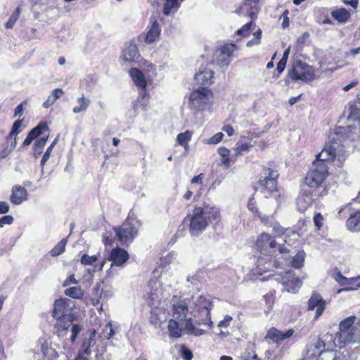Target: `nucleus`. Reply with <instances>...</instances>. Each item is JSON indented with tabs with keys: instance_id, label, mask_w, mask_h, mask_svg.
<instances>
[{
	"instance_id": "obj_1",
	"label": "nucleus",
	"mask_w": 360,
	"mask_h": 360,
	"mask_svg": "<svg viewBox=\"0 0 360 360\" xmlns=\"http://www.w3.org/2000/svg\"><path fill=\"white\" fill-rule=\"evenodd\" d=\"M347 157L345 147L342 143L334 141L326 142L321 151L316 155L311 167L306 174L304 183L307 188L318 193H322L324 190L327 195L328 190L326 186V181L330 175L328 165L341 169Z\"/></svg>"
},
{
	"instance_id": "obj_2",
	"label": "nucleus",
	"mask_w": 360,
	"mask_h": 360,
	"mask_svg": "<svg viewBox=\"0 0 360 360\" xmlns=\"http://www.w3.org/2000/svg\"><path fill=\"white\" fill-rule=\"evenodd\" d=\"M221 220V210L210 201H203L195 205L192 212L188 214L184 222L188 221V230L192 236H197L204 231L210 224L215 227Z\"/></svg>"
},
{
	"instance_id": "obj_3",
	"label": "nucleus",
	"mask_w": 360,
	"mask_h": 360,
	"mask_svg": "<svg viewBox=\"0 0 360 360\" xmlns=\"http://www.w3.org/2000/svg\"><path fill=\"white\" fill-rule=\"evenodd\" d=\"M50 128L46 121H41L35 127L27 134L22 142L23 147L28 146L34 140L32 151L35 158H39L42 153L44 148L49 139Z\"/></svg>"
},
{
	"instance_id": "obj_4",
	"label": "nucleus",
	"mask_w": 360,
	"mask_h": 360,
	"mask_svg": "<svg viewBox=\"0 0 360 360\" xmlns=\"http://www.w3.org/2000/svg\"><path fill=\"white\" fill-rule=\"evenodd\" d=\"M264 176H261L255 186V191H259L266 198H274L278 200L281 193L278 188V179L279 174L277 170L271 167H264Z\"/></svg>"
},
{
	"instance_id": "obj_5",
	"label": "nucleus",
	"mask_w": 360,
	"mask_h": 360,
	"mask_svg": "<svg viewBox=\"0 0 360 360\" xmlns=\"http://www.w3.org/2000/svg\"><path fill=\"white\" fill-rule=\"evenodd\" d=\"M260 0H243V4L237 10V13L243 16H248L250 21L237 30L236 34L241 37H247L250 35L251 30L255 27V20L257 18L260 10L259 6Z\"/></svg>"
},
{
	"instance_id": "obj_6",
	"label": "nucleus",
	"mask_w": 360,
	"mask_h": 360,
	"mask_svg": "<svg viewBox=\"0 0 360 360\" xmlns=\"http://www.w3.org/2000/svg\"><path fill=\"white\" fill-rule=\"evenodd\" d=\"M141 224L136 217L129 215L121 225L113 227L117 240L122 244L131 243L137 236Z\"/></svg>"
},
{
	"instance_id": "obj_7",
	"label": "nucleus",
	"mask_w": 360,
	"mask_h": 360,
	"mask_svg": "<svg viewBox=\"0 0 360 360\" xmlns=\"http://www.w3.org/2000/svg\"><path fill=\"white\" fill-rule=\"evenodd\" d=\"M172 319L178 320L184 323L185 329L191 334L195 335H202L201 330L197 329L193 324L192 319H187L188 307L185 300L177 298L176 296L172 298Z\"/></svg>"
},
{
	"instance_id": "obj_8",
	"label": "nucleus",
	"mask_w": 360,
	"mask_h": 360,
	"mask_svg": "<svg viewBox=\"0 0 360 360\" xmlns=\"http://www.w3.org/2000/svg\"><path fill=\"white\" fill-rule=\"evenodd\" d=\"M287 77L292 82L302 81L309 83L315 79L316 74L312 66L301 60H297L288 70Z\"/></svg>"
},
{
	"instance_id": "obj_9",
	"label": "nucleus",
	"mask_w": 360,
	"mask_h": 360,
	"mask_svg": "<svg viewBox=\"0 0 360 360\" xmlns=\"http://www.w3.org/2000/svg\"><path fill=\"white\" fill-rule=\"evenodd\" d=\"M214 97L211 89L200 87L191 91L189 96V104L191 108L202 111L212 104Z\"/></svg>"
},
{
	"instance_id": "obj_10",
	"label": "nucleus",
	"mask_w": 360,
	"mask_h": 360,
	"mask_svg": "<svg viewBox=\"0 0 360 360\" xmlns=\"http://www.w3.org/2000/svg\"><path fill=\"white\" fill-rule=\"evenodd\" d=\"M325 195L326 191L324 190L322 193H318L309 188L302 189L296 200L297 210L301 213L305 212L313 205L315 200Z\"/></svg>"
},
{
	"instance_id": "obj_11",
	"label": "nucleus",
	"mask_w": 360,
	"mask_h": 360,
	"mask_svg": "<svg viewBox=\"0 0 360 360\" xmlns=\"http://www.w3.org/2000/svg\"><path fill=\"white\" fill-rule=\"evenodd\" d=\"M356 320V317L355 316H349L340 321L339 335L344 344L354 341V335L356 328L354 325Z\"/></svg>"
},
{
	"instance_id": "obj_12",
	"label": "nucleus",
	"mask_w": 360,
	"mask_h": 360,
	"mask_svg": "<svg viewBox=\"0 0 360 360\" xmlns=\"http://www.w3.org/2000/svg\"><path fill=\"white\" fill-rule=\"evenodd\" d=\"M333 278L342 288L338 290V293L341 292H348L356 290L360 288V276L347 278L343 276L339 270L334 273Z\"/></svg>"
},
{
	"instance_id": "obj_13",
	"label": "nucleus",
	"mask_w": 360,
	"mask_h": 360,
	"mask_svg": "<svg viewBox=\"0 0 360 360\" xmlns=\"http://www.w3.org/2000/svg\"><path fill=\"white\" fill-rule=\"evenodd\" d=\"M326 308V302L317 292H313L307 303V310L313 311L316 309L314 320H317Z\"/></svg>"
},
{
	"instance_id": "obj_14",
	"label": "nucleus",
	"mask_w": 360,
	"mask_h": 360,
	"mask_svg": "<svg viewBox=\"0 0 360 360\" xmlns=\"http://www.w3.org/2000/svg\"><path fill=\"white\" fill-rule=\"evenodd\" d=\"M237 49L235 44H226L222 46L219 49V53L217 56V62L221 66H227L233 56V52Z\"/></svg>"
},
{
	"instance_id": "obj_15",
	"label": "nucleus",
	"mask_w": 360,
	"mask_h": 360,
	"mask_svg": "<svg viewBox=\"0 0 360 360\" xmlns=\"http://www.w3.org/2000/svg\"><path fill=\"white\" fill-rule=\"evenodd\" d=\"M56 322L54 326L56 333L58 336H64L68 331L69 328L72 325L73 316L71 314L55 318Z\"/></svg>"
},
{
	"instance_id": "obj_16",
	"label": "nucleus",
	"mask_w": 360,
	"mask_h": 360,
	"mask_svg": "<svg viewBox=\"0 0 360 360\" xmlns=\"http://www.w3.org/2000/svg\"><path fill=\"white\" fill-rule=\"evenodd\" d=\"M277 243L276 240L270 234L262 233L260 234L256 242L257 249L263 252L269 250L274 249L276 247Z\"/></svg>"
},
{
	"instance_id": "obj_17",
	"label": "nucleus",
	"mask_w": 360,
	"mask_h": 360,
	"mask_svg": "<svg viewBox=\"0 0 360 360\" xmlns=\"http://www.w3.org/2000/svg\"><path fill=\"white\" fill-rule=\"evenodd\" d=\"M129 253L123 248L117 247L110 251L108 260L112 262V266H122L128 259Z\"/></svg>"
},
{
	"instance_id": "obj_18",
	"label": "nucleus",
	"mask_w": 360,
	"mask_h": 360,
	"mask_svg": "<svg viewBox=\"0 0 360 360\" xmlns=\"http://www.w3.org/2000/svg\"><path fill=\"white\" fill-rule=\"evenodd\" d=\"M129 74L136 86L142 90L143 97L148 95L146 93L147 81L143 72L138 68H132L129 70Z\"/></svg>"
},
{
	"instance_id": "obj_19",
	"label": "nucleus",
	"mask_w": 360,
	"mask_h": 360,
	"mask_svg": "<svg viewBox=\"0 0 360 360\" xmlns=\"http://www.w3.org/2000/svg\"><path fill=\"white\" fill-rule=\"evenodd\" d=\"M294 333L292 329H288L285 332L279 330L275 327L271 328L266 333V338L271 340L274 342L280 343L290 338Z\"/></svg>"
},
{
	"instance_id": "obj_20",
	"label": "nucleus",
	"mask_w": 360,
	"mask_h": 360,
	"mask_svg": "<svg viewBox=\"0 0 360 360\" xmlns=\"http://www.w3.org/2000/svg\"><path fill=\"white\" fill-rule=\"evenodd\" d=\"M140 56L136 44L130 42L122 51L121 59L124 62L131 63Z\"/></svg>"
},
{
	"instance_id": "obj_21",
	"label": "nucleus",
	"mask_w": 360,
	"mask_h": 360,
	"mask_svg": "<svg viewBox=\"0 0 360 360\" xmlns=\"http://www.w3.org/2000/svg\"><path fill=\"white\" fill-rule=\"evenodd\" d=\"M27 191L26 188L20 185H15L12 188L10 201L13 205H20L27 199Z\"/></svg>"
},
{
	"instance_id": "obj_22",
	"label": "nucleus",
	"mask_w": 360,
	"mask_h": 360,
	"mask_svg": "<svg viewBox=\"0 0 360 360\" xmlns=\"http://www.w3.org/2000/svg\"><path fill=\"white\" fill-rule=\"evenodd\" d=\"M248 135L251 134L250 131L248 132ZM252 148L250 143V136H241L237 142L236 147L233 148L235 154L233 157L237 158L238 155H243L244 152H248Z\"/></svg>"
},
{
	"instance_id": "obj_23",
	"label": "nucleus",
	"mask_w": 360,
	"mask_h": 360,
	"mask_svg": "<svg viewBox=\"0 0 360 360\" xmlns=\"http://www.w3.org/2000/svg\"><path fill=\"white\" fill-rule=\"evenodd\" d=\"M22 124V120H18L15 121L12 125L9 134L6 137L7 143L11 142V147L15 148L17 144L18 134L22 131L21 127Z\"/></svg>"
},
{
	"instance_id": "obj_24",
	"label": "nucleus",
	"mask_w": 360,
	"mask_h": 360,
	"mask_svg": "<svg viewBox=\"0 0 360 360\" xmlns=\"http://www.w3.org/2000/svg\"><path fill=\"white\" fill-rule=\"evenodd\" d=\"M345 225L349 231L360 232V209L349 215Z\"/></svg>"
},
{
	"instance_id": "obj_25",
	"label": "nucleus",
	"mask_w": 360,
	"mask_h": 360,
	"mask_svg": "<svg viewBox=\"0 0 360 360\" xmlns=\"http://www.w3.org/2000/svg\"><path fill=\"white\" fill-rule=\"evenodd\" d=\"M68 304V300L65 298H60L56 300L53 304V309L52 311L53 317L58 318L62 317V316H66Z\"/></svg>"
},
{
	"instance_id": "obj_26",
	"label": "nucleus",
	"mask_w": 360,
	"mask_h": 360,
	"mask_svg": "<svg viewBox=\"0 0 360 360\" xmlns=\"http://www.w3.org/2000/svg\"><path fill=\"white\" fill-rule=\"evenodd\" d=\"M182 327H184V323L171 319L169 321L167 326L169 336L174 338H180L181 335Z\"/></svg>"
},
{
	"instance_id": "obj_27",
	"label": "nucleus",
	"mask_w": 360,
	"mask_h": 360,
	"mask_svg": "<svg viewBox=\"0 0 360 360\" xmlns=\"http://www.w3.org/2000/svg\"><path fill=\"white\" fill-rule=\"evenodd\" d=\"M214 72L210 70H205L195 75V79L198 84L201 86L210 85L212 83Z\"/></svg>"
},
{
	"instance_id": "obj_28",
	"label": "nucleus",
	"mask_w": 360,
	"mask_h": 360,
	"mask_svg": "<svg viewBox=\"0 0 360 360\" xmlns=\"http://www.w3.org/2000/svg\"><path fill=\"white\" fill-rule=\"evenodd\" d=\"M248 208L252 213L254 217L259 218L262 223L267 224L269 222V216L262 214V212L259 211V209L257 206V202L253 195L248 200Z\"/></svg>"
},
{
	"instance_id": "obj_29",
	"label": "nucleus",
	"mask_w": 360,
	"mask_h": 360,
	"mask_svg": "<svg viewBox=\"0 0 360 360\" xmlns=\"http://www.w3.org/2000/svg\"><path fill=\"white\" fill-rule=\"evenodd\" d=\"M331 16L338 23L345 24L349 20L351 13L345 8L342 7L333 10L331 12Z\"/></svg>"
},
{
	"instance_id": "obj_30",
	"label": "nucleus",
	"mask_w": 360,
	"mask_h": 360,
	"mask_svg": "<svg viewBox=\"0 0 360 360\" xmlns=\"http://www.w3.org/2000/svg\"><path fill=\"white\" fill-rule=\"evenodd\" d=\"M193 132L186 130L184 132L180 133L176 136V143L183 146L186 151H188L189 149L188 143L192 139Z\"/></svg>"
},
{
	"instance_id": "obj_31",
	"label": "nucleus",
	"mask_w": 360,
	"mask_h": 360,
	"mask_svg": "<svg viewBox=\"0 0 360 360\" xmlns=\"http://www.w3.org/2000/svg\"><path fill=\"white\" fill-rule=\"evenodd\" d=\"M160 33V29L159 25L157 21H154L146 34L145 38L146 42L149 44L153 43L159 37Z\"/></svg>"
},
{
	"instance_id": "obj_32",
	"label": "nucleus",
	"mask_w": 360,
	"mask_h": 360,
	"mask_svg": "<svg viewBox=\"0 0 360 360\" xmlns=\"http://www.w3.org/2000/svg\"><path fill=\"white\" fill-rule=\"evenodd\" d=\"M263 300L266 305L265 312L269 313L272 311L276 303V290L274 289L270 290L263 296Z\"/></svg>"
},
{
	"instance_id": "obj_33",
	"label": "nucleus",
	"mask_w": 360,
	"mask_h": 360,
	"mask_svg": "<svg viewBox=\"0 0 360 360\" xmlns=\"http://www.w3.org/2000/svg\"><path fill=\"white\" fill-rule=\"evenodd\" d=\"M198 302L200 304H202L203 302L202 307L206 309V322L204 323L208 325L210 328H212L213 326V322L211 320L210 309L212 307V303L202 296H200Z\"/></svg>"
},
{
	"instance_id": "obj_34",
	"label": "nucleus",
	"mask_w": 360,
	"mask_h": 360,
	"mask_svg": "<svg viewBox=\"0 0 360 360\" xmlns=\"http://www.w3.org/2000/svg\"><path fill=\"white\" fill-rule=\"evenodd\" d=\"M218 153L221 158V163L226 167H229L231 162H235L236 160V157L232 156V159L230 158V150L226 147H219Z\"/></svg>"
},
{
	"instance_id": "obj_35",
	"label": "nucleus",
	"mask_w": 360,
	"mask_h": 360,
	"mask_svg": "<svg viewBox=\"0 0 360 360\" xmlns=\"http://www.w3.org/2000/svg\"><path fill=\"white\" fill-rule=\"evenodd\" d=\"M64 294L72 299L80 300L84 296V290L80 286H73L65 290Z\"/></svg>"
},
{
	"instance_id": "obj_36",
	"label": "nucleus",
	"mask_w": 360,
	"mask_h": 360,
	"mask_svg": "<svg viewBox=\"0 0 360 360\" xmlns=\"http://www.w3.org/2000/svg\"><path fill=\"white\" fill-rule=\"evenodd\" d=\"M179 0H165L163 7V13L168 15L172 12L176 11L179 8Z\"/></svg>"
},
{
	"instance_id": "obj_37",
	"label": "nucleus",
	"mask_w": 360,
	"mask_h": 360,
	"mask_svg": "<svg viewBox=\"0 0 360 360\" xmlns=\"http://www.w3.org/2000/svg\"><path fill=\"white\" fill-rule=\"evenodd\" d=\"M67 243L68 239L63 238L51 249V250L49 252L50 255L52 257H56L63 253L65 250V246Z\"/></svg>"
},
{
	"instance_id": "obj_38",
	"label": "nucleus",
	"mask_w": 360,
	"mask_h": 360,
	"mask_svg": "<svg viewBox=\"0 0 360 360\" xmlns=\"http://www.w3.org/2000/svg\"><path fill=\"white\" fill-rule=\"evenodd\" d=\"M160 292L158 288L154 291H150L148 293L146 300L148 304L150 307L155 306L160 303Z\"/></svg>"
},
{
	"instance_id": "obj_39",
	"label": "nucleus",
	"mask_w": 360,
	"mask_h": 360,
	"mask_svg": "<svg viewBox=\"0 0 360 360\" xmlns=\"http://www.w3.org/2000/svg\"><path fill=\"white\" fill-rule=\"evenodd\" d=\"M77 103L79 105L74 107L72 109L74 113H79L85 111L90 104V101L82 96L77 99Z\"/></svg>"
},
{
	"instance_id": "obj_40",
	"label": "nucleus",
	"mask_w": 360,
	"mask_h": 360,
	"mask_svg": "<svg viewBox=\"0 0 360 360\" xmlns=\"http://www.w3.org/2000/svg\"><path fill=\"white\" fill-rule=\"evenodd\" d=\"M305 253L303 250L299 251L293 257L291 266L295 269H300L303 266Z\"/></svg>"
},
{
	"instance_id": "obj_41",
	"label": "nucleus",
	"mask_w": 360,
	"mask_h": 360,
	"mask_svg": "<svg viewBox=\"0 0 360 360\" xmlns=\"http://www.w3.org/2000/svg\"><path fill=\"white\" fill-rule=\"evenodd\" d=\"M96 331L91 332L89 338L84 339L82 344V352H88L89 354L91 353V347L95 343Z\"/></svg>"
},
{
	"instance_id": "obj_42",
	"label": "nucleus",
	"mask_w": 360,
	"mask_h": 360,
	"mask_svg": "<svg viewBox=\"0 0 360 360\" xmlns=\"http://www.w3.org/2000/svg\"><path fill=\"white\" fill-rule=\"evenodd\" d=\"M20 6H18L15 11L11 15L8 21L6 22L5 27L6 29H11L14 26L15 22L20 17Z\"/></svg>"
},
{
	"instance_id": "obj_43",
	"label": "nucleus",
	"mask_w": 360,
	"mask_h": 360,
	"mask_svg": "<svg viewBox=\"0 0 360 360\" xmlns=\"http://www.w3.org/2000/svg\"><path fill=\"white\" fill-rule=\"evenodd\" d=\"M58 141V136H57L52 141V143L50 144V146L46 148V150L45 153H44V155L41 158V166H44L48 160L49 159L51 153L53 148L55 147V146L57 144Z\"/></svg>"
},
{
	"instance_id": "obj_44",
	"label": "nucleus",
	"mask_w": 360,
	"mask_h": 360,
	"mask_svg": "<svg viewBox=\"0 0 360 360\" xmlns=\"http://www.w3.org/2000/svg\"><path fill=\"white\" fill-rule=\"evenodd\" d=\"M302 284V282L300 278H293L292 280L287 283L288 291L295 292L301 287Z\"/></svg>"
},
{
	"instance_id": "obj_45",
	"label": "nucleus",
	"mask_w": 360,
	"mask_h": 360,
	"mask_svg": "<svg viewBox=\"0 0 360 360\" xmlns=\"http://www.w3.org/2000/svg\"><path fill=\"white\" fill-rule=\"evenodd\" d=\"M155 311L156 310L155 309L151 310L149 321L155 327H160L162 324V320L160 318L158 313H157Z\"/></svg>"
},
{
	"instance_id": "obj_46",
	"label": "nucleus",
	"mask_w": 360,
	"mask_h": 360,
	"mask_svg": "<svg viewBox=\"0 0 360 360\" xmlns=\"http://www.w3.org/2000/svg\"><path fill=\"white\" fill-rule=\"evenodd\" d=\"M348 118L354 121L360 122V108L355 105L351 106Z\"/></svg>"
},
{
	"instance_id": "obj_47",
	"label": "nucleus",
	"mask_w": 360,
	"mask_h": 360,
	"mask_svg": "<svg viewBox=\"0 0 360 360\" xmlns=\"http://www.w3.org/2000/svg\"><path fill=\"white\" fill-rule=\"evenodd\" d=\"M98 259L96 255L89 256L86 254H84L81 257V263L84 265H91Z\"/></svg>"
},
{
	"instance_id": "obj_48",
	"label": "nucleus",
	"mask_w": 360,
	"mask_h": 360,
	"mask_svg": "<svg viewBox=\"0 0 360 360\" xmlns=\"http://www.w3.org/2000/svg\"><path fill=\"white\" fill-rule=\"evenodd\" d=\"M314 225L317 230H320L323 226L324 218L321 213H316L313 218Z\"/></svg>"
},
{
	"instance_id": "obj_49",
	"label": "nucleus",
	"mask_w": 360,
	"mask_h": 360,
	"mask_svg": "<svg viewBox=\"0 0 360 360\" xmlns=\"http://www.w3.org/2000/svg\"><path fill=\"white\" fill-rule=\"evenodd\" d=\"M82 330V327L79 324H72V328H71V336H70V340L71 342H74L78 336L79 333Z\"/></svg>"
},
{
	"instance_id": "obj_50",
	"label": "nucleus",
	"mask_w": 360,
	"mask_h": 360,
	"mask_svg": "<svg viewBox=\"0 0 360 360\" xmlns=\"http://www.w3.org/2000/svg\"><path fill=\"white\" fill-rule=\"evenodd\" d=\"M253 35L255 38L248 42V46H250L252 44H259L260 43L262 37V30L260 29H258L254 32Z\"/></svg>"
},
{
	"instance_id": "obj_51",
	"label": "nucleus",
	"mask_w": 360,
	"mask_h": 360,
	"mask_svg": "<svg viewBox=\"0 0 360 360\" xmlns=\"http://www.w3.org/2000/svg\"><path fill=\"white\" fill-rule=\"evenodd\" d=\"M13 217L11 215H4L0 218V227L4 225H10L13 222Z\"/></svg>"
},
{
	"instance_id": "obj_52",
	"label": "nucleus",
	"mask_w": 360,
	"mask_h": 360,
	"mask_svg": "<svg viewBox=\"0 0 360 360\" xmlns=\"http://www.w3.org/2000/svg\"><path fill=\"white\" fill-rule=\"evenodd\" d=\"M233 320V317L230 315H226L223 320L219 322V328H227L230 326L231 322Z\"/></svg>"
},
{
	"instance_id": "obj_53",
	"label": "nucleus",
	"mask_w": 360,
	"mask_h": 360,
	"mask_svg": "<svg viewBox=\"0 0 360 360\" xmlns=\"http://www.w3.org/2000/svg\"><path fill=\"white\" fill-rule=\"evenodd\" d=\"M223 137L224 134L222 132H218L209 139V143L211 144H217L222 141Z\"/></svg>"
},
{
	"instance_id": "obj_54",
	"label": "nucleus",
	"mask_w": 360,
	"mask_h": 360,
	"mask_svg": "<svg viewBox=\"0 0 360 360\" xmlns=\"http://www.w3.org/2000/svg\"><path fill=\"white\" fill-rule=\"evenodd\" d=\"M181 356L184 360H191L193 358L192 352L186 348L185 346H183L181 349Z\"/></svg>"
},
{
	"instance_id": "obj_55",
	"label": "nucleus",
	"mask_w": 360,
	"mask_h": 360,
	"mask_svg": "<svg viewBox=\"0 0 360 360\" xmlns=\"http://www.w3.org/2000/svg\"><path fill=\"white\" fill-rule=\"evenodd\" d=\"M204 177L205 174L203 173H200V174L193 176V179L191 180V184H199L202 186L203 184Z\"/></svg>"
},
{
	"instance_id": "obj_56",
	"label": "nucleus",
	"mask_w": 360,
	"mask_h": 360,
	"mask_svg": "<svg viewBox=\"0 0 360 360\" xmlns=\"http://www.w3.org/2000/svg\"><path fill=\"white\" fill-rule=\"evenodd\" d=\"M104 332H105L107 333V335L105 336V338L108 340L110 339L113 336V335L115 334V331L112 328L111 323H108L105 325V328L103 330V333Z\"/></svg>"
},
{
	"instance_id": "obj_57",
	"label": "nucleus",
	"mask_w": 360,
	"mask_h": 360,
	"mask_svg": "<svg viewBox=\"0 0 360 360\" xmlns=\"http://www.w3.org/2000/svg\"><path fill=\"white\" fill-rule=\"evenodd\" d=\"M27 101L25 100L22 103L19 104L14 110V117L18 116L20 117L23 114V105H26Z\"/></svg>"
},
{
	"instance_id": "obj_58",
	"label": "nucleus",
	"mask_w": 360,
	"mask_h": 360,
	"mask_svg": "<svg viewBox=\"0 0 360 360\" xmlns=\"http://www.w3.org/2000/svg\"><path fill=\"white\" fill-rule=\"evenodd\" d=\"M71 284H78V281L76 280L75 275H70L63 282V286L67 287Z\"/></svg>"
},
{
	"instance_id": "obj_59",
	"label": "nucleus",
	"mask_w": 360,
	"mask_h": 360,
	"mask_svg": "<svg viewBox=\"0 0 360 360\" xmlns=\"http://www.w3.org/2000/svg\"><path fill=\"white\" fill-rule=\"evenodd\" d=\"M91 354L88 352L79 351L75 360H90Z\"/></svg>"
},
{
	"instance_id": "obj_60",
	"label": "nucleus",
	"mask_w": 360,
	"mask_h": 360,
	"mask_svg": "<svg viewBox=\"0 0 360 360\" xmlns=\"http://www.w3.org/2000/svg\"><path fill=\"white\" fill-rule=\"evenodd\" d=\"M64 94V91H63L62 89H60V88H56L55 89L52 93H51V96L56 101L57 99L60 98V97L63 96V95Z\"/></svg>"
},
{
	"instance_id": "obj_61",
	"label": "nucleus",
	"mask_w": 360,
	"mask_h": 360,
	"mask_svg": "<svg viewBox=\"0 0 360 360\" xmlns=\"http://www.w3.org/2000/svg\"><path fill=\"white\" fill-rule=\"evenodd\" d=\"M288 13H289L288 10L285 9L282 14V16L283 18V22H282V27L283 28L288 27L290 25V20H289V18L288 16Z\"/></svg>"
},
{
	"instance_id": "obj_62",
	"label": "nucleus",
	"mask_w": 360,
	"mask_h": 360,
	"mask_svg": "<svg viewBox=\"0 0 360 360\" xmlns=\"http://www.w3.org/2000/svg\"><path fill=\"white\" fill-rule=\"evenodd\" d=\"M221 130L223 131H224L225 133H226L229 136H233L235 133L234 129L233 128V127L231 125H229V124L224 125L222 127Z\"/></svg>"
},
{
	"instance_id": "obj_63",
	"label": "nucleus",
	"mask_w": 360,
	"mask_h": 360,
	"mask_svg": "<svg viewBox=\"0 0 360 360\" xmlns=\"http://www.w3.org/2000/svg\"><path fill=\"white\" fill-rule=\"evenodd\" d=\"M9 209V205L6 202L0 201V214L8 212Z\"/></svg>"
},
{
	"instance_id": "obj_64",
	"label": "nucleus",
	"mask_w": 360,
	"mask_h": 360,
	"mask_svg": "<svg viewBox=\"0 0 360 360\" xmlns=\"http://www.w3.org/2000/svg\"><path fill=\"white\" fill-rule=\"evenodd\" d=\"M56 102V101L51 96H49L48 97V98L43 103V107L44 108H50L52 105H53V103Z\"/></svg>"
}]
</instances>
